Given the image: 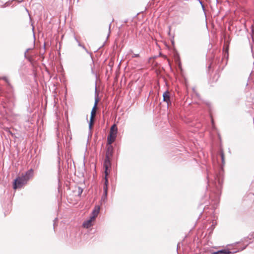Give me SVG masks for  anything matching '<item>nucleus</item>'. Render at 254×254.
Here are the masks:
<instances>
[{
	"mask_svg": "<svg viewBox=\"0 0 254 254\" xmlns=\"http://www.w3.org/2000/svg\"><path fill=\"white\" fill-rule=\"evenodd\" d=\"M104 174H105V177H104V185L105 186H108V178H107V176L108 175H109V173H110V170H109V168H104Z\"/></svg>",
	"mask_w": 254,
	"mask_h": 254,
	"instance_id": "obj_8",
	"label": "nucleus"
},
{
	"mask_svg": "<svg viewBox=\"0 0 254 254\" xmlns=\"http://www.w3.org/2000/svg\"><path fill=\"white\" fill-rule=\"evenodd\" d=\"M99 207L97 206L95 207L94 209L92 211V215L90 217L92 219L95 220L96 217L97 216L99 212Z\"/></svg>",
	"mask_w": 254,
	"mask_h": 254,
	"instance_id": "obj_7",
	"label": "nucleus"
},
{
	"mask_svg": "<svg viewBox=\"0 0 254 254\" xmlns=\"http://www.w3.org/2000/svg\"><path fill=\"white\" fill-rule=\"evenodd\" d=\"M231 253V252L229 250L224 249L213 253L211 254H230Z\"/></svg>",
	"mask_w": 254,
	"mask_h": 254,
	"instance_id": "obj_9",
	"label": "nucleus"
},
{
	"mask_svg": "<svg viewBox=\"0 0 254 254\" xmlns=\"http://www.w3.org/2000/svg\"><path fill=\"white\" fill-rule=\"evenodd\" d=\"M220 156H221V159H222V162L223 163H224V162H225V157H224V153L223 152V151H221V152H220Z\"/></svg>",
	"mask_w": 254,
	"mask_h": 254,
	"instance_id": "obj_10",
	"label": "nucleus"
},
{
	"mask_svg": "<svg viewBox=\"0 0 254 254\" xmlns=\"http://www.w3.org/2000/svg\"><path fill=\"white\" fill-rule=\"evenodd\" d=\"M103 190L104 191V193L105 195H107V190H108V186H104L103 187Z\"/></svg>",
	"mask_w": 254,
	"mask_h": 254,
	"instance_id": "obj_11",
	"label": "nucleus"
},
{
	"mask_svg": "<svg viewBox=\"0 0 254 254\" xmlns=\"http://www.w3.org/2000/svg\"><path fill=\"white\" fill-rule=\"evenodd\" d=\"M163 101L164 102H166L168 105H169V104H170V93L168 92V91H166L164 93L163 95Z\"/></svg>",
	"mask_w": 254,
	"mask_h": 254,
	"instance_id": "obj_5",
	"label": "nucleus"
},
{
	"mask_svg": "<svg viewBox=\"0 0 254 254\" xmlns=\"http://www.w3.org/2000/svg\"><path fill=\"white\" fill-rule=\"evenodd\" d=\"M33 176V170L30 169L28 170L25 174H22L21 176L18 177L15 179L13 184V188L14 190H16L21 188L24 185L26 184L28 180L32 178Z\"/></svg>",
	"mask_w": 254,
	"mask_h": 254,
	"instance_id": "obj_1",
	"label": "nucleus"
},
{
	"mask_svg": "<svg viewBox=\"0 0 254 254\" xmlns=\"http://www.w3.org/2000/svg\"><path fill=\"white\" fill-rule=\"evenodd\" d=\"M94 219H92L91 217H90V219L85 221L83 223V227L84 228H88L89 227H90L92 224V222L93 221H94Z\"/></svg>",
	"mask_w": 254,
	"mask_h": 254,
	"instance_id": "obj_6",
	"label": "nucleus"
},
{
	"mask_svg": "<svg viewBox=\"0 0 254 254\" xmlns=\"http://www.w3.org/2000/svg\"><path fill=\"white\" fill-rule=\"evenodd\" d=\"M29 61H31V59L30 58H29Z\"/></svg>",
	"mask_w": 254,
	"mask_h": 254,
	"instance_id": "obj_13",
	"label": "nucleus"
},
{
	"mask_svg": "<svg viewBox=\"0 0 254 254\" xmlns=\"http://www.w3.org/2000/svg\"><path fill=\"white\" fill-rule=\"evenodd\" d=\"M117 126L115 124L113 125L111 127L110 134L108 137V144H111L115 141L117 136Z\"/></svg>",
	"mask_w": 254,
	"mask_h": 254,
	"instance_id": "obj_3",
	"label": "nucleus"
},
{
	"mask_svg": "<svg viewBox=\"0 0 254 254\" xmlns=\"http://www.w3.org/2000/svg\"><path fill=\"white\" fill-rule=\"evenodd\" d=\"M99 102V99L98 98H96L95 99V103L94 106L92 109L91 112V117L90 119V123H89V127L91 128L94 124V118L95 117L96 114V111L97 109V105L98 103Z\"/></svg>",
	"mask_w": 254,
	"mask_h": 254,
	"instance_id": "obj_4",
	"label": "nucleus"
},
{
	"mask_svg": "<svg viewBox=\"0 0 254 254\" xmlns=\"http://www.w3.org/2000/svg\"><path fill=\"white\" fill-rule=\"evenodd\" d=\"M139 56L138 54H133V55L132 56V58L134 57H138Z\"/></svg>",
	"mask_w": 254,
	"mask_h": 254,
	"instance_id": "obj_12",
	"label": "nucleus"
},
{
	"mask_svg": "<svg viewBox=\"0 0 254 254\" xmlns=\"http://www.w3.org/2000/svg\"><path fill=\"white\" fill-rule=\"evenodd\" d=\"M113 147L110 145L107 147L106 157L104 162L103 168H110L111 167V159L113 155Z\"/></svg>",
	"mask_w": 254,
	"mask_h": 254,
	"instance_id": "obj_2",
	"label": "nucleus"
}]
</instances>
